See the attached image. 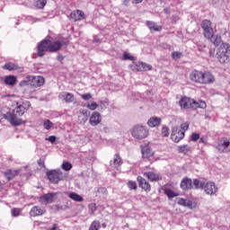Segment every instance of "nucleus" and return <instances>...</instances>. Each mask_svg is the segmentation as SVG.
<instances>
[{"instance_id":"nucleus-1","label":"nucleus","mask_w":230,"mask_h":230,"mask_svg":"<svg viewBox=\"0 0 230 230\" xmlns=\"http://www.w3.org/2000/svg\"><path fill=\"white\" fill-rule=\"evenodd\" d=\"M190 80L194 82V84L208 85V84H213L215 82V76L209 72L194 70L190 74Z\"/></svg>"},{"instance_id":"nucleus-2","label":"nucleus","mask_w":230,"mask_h":230,"mask_svg":"<svg viewBox=\"0 0 230 230\" xmlns=\"http://www.w3.org/2000/svg\"><path fill=\"white\" fill-rule=\"evenodd\" d=\"M61 48L62 43H60V41L51 42L49 40H43L38 45V56L44 57L46 51L53 53L60 50Z\"/></svg>"},{"instance_id":"nucleus-3","label":"nucleus","mask_w":230,"mask_h":230,"mask_svg":"<svg viewBox=\"0 0 230 230\" xmlns=\"http://www.w3.org/2000/svg\"><path fill=\"white\" fill-rule=\"evenodd\" d=\"M217 58L220 64H227L230 61V44L222 43L217 52Z\"/></svg>"},{"instance_id":"nucleus-4","label":"nucleus","mask_w":230,"mask_h":230,"mask_svg":"<svg viewBox=\"0 0 230 230\" xmlns=\"http://www.w3.org/2000/svg\"><path fill=\"white\" fill-rule=\"evenodd\" d=\"M130 132L135 139H146V137H148L150 131L146 126L137 124L130 129Z\"/></svg>"},{"instance_id":"nucleus-5","label":"nucleus","mask_w":230,"mask_h":230,"mask_svg":"<svg viewBox=\"0 0 230 230\" xmlns=\"http://www.w3.org/2000/svg\"><path fill=\"white\" fill-rule=\"evenodd\" d=\"M4 118L9 121L13 127H21V125L26 123V121L19 119V115L13 113V111H8L4 115Z\"/></svg>"},{"instance_id":"nucleus-6","label":"nucleus","mask_w":230,"mask_h":230,"mask_svg":"<svg viewBox=\"0 0 230 230\" xmlns=\"http://www.w3.org/2000/svg\"><path fill=\"white\" fill-rule=\"evenodd\" d=\"M47 177L50 182H53V184H58L60 180L64 177V174L61 170H54L47 172Z\"/></svg>"},{"instance_id":"nucleus-7","label":"nucleus","mask_w":230,"mask_h":230,"mask_svg":"<svg viewBox=\"0 0 230 230\" xmlns=\"http://www.w3.org/2000/svg\"><path fill=\"white\" fill-rule=\"evenodd\" d=\"M201 28L203 30V35L206 39L212 37L213 35V27H211V21L204 20L201 22Z\"/></svg>"},{"instance_id":"nucleus-8","label":"nucleus","mask_w":230,"mask_h":230,"mask_svg":"<svg viewBox=\"0 0 230 230\" xmlns=\"http://www.w3.org/2000/svg\"><path fill=\"white\" fill-rule=\"evenodd\" d=\"M203 190L207 195H217L218 192V187H217V184L213 181H208L207 183L204 184Z\"/></svg>"},{"instance_id":"nucleus-9","label":"nucleus","mask_w":230,"mask_h":230,"mask_svg":"<svg viewBox=\"0 0 230 230\" xmlns=\"http://www.w3.org/2000/svg\"><path fill=\"white\" fill-rule=\"evenodd\" d=\"M219 154H227L230 152V139L225 138L216 146Z\"/></svg>"},{"instance_id":"nucleus-10","label":"nucleus","mask_w":230,"mask_h":230,"mask_svg":"<svg viewBox=\"0 0 230 230\" xmlns=\"http://www.w3.org/2000/svg\"><path fill=\"white\" fill-rule=\"evenodd\" d=\"M194 100L189 97H181L179 101L181 109H193Z\"/></svg>"},{"instance_id":"nucleus-11","label":"nucleus","mask_w":230,"mask_h":230,"mask_svg":"<svg viewBox=\"0 0 230 230\" xmlns=\"http://www.w3.org/2000/svg\"><path fill=\"white\" fill-rule=\"evenodd\" d=\"M133 71H152V66L143 62H137L131 66Z\"/></svg>"},{"instance_id":"nucleus-12","label":"nucleus","mask_w":230,"mask_h":230,"mask_svg":"<svg viewBox=\"0 0 230 230\" xmlns=\"http://www.w3.org/2000/svg\"><path fill=\"white\" fill-rule=\"evenodd\" d=\"M56 197L57 193L55 192L44 194L43 196L40 197V202H42L43 204H53Z\"/></svg>"},{"instance_id":"nucleus-13","label":"nucleus","mask_w":230,"mask_h":230,"mask_svg":"<svg viewBox=\"0 0 230 230\" xmlns=\"http://www.w3.org/2000/svg\"><path fill=\"white\" fill-rule=\"evenodd\" d=\"M85 18V13L84 11L75 10L70 13V21L76 22L77 21H84Z\"/></svg>"},{"instance_id":"nucleus-14","label":"nucleus","mask_w":230,"mask_h":230,"mask_svg":"<svg viewBox=\"0 0 230 230\" xmlns=\"http://www.w3.org/2000/svg\"><path fill=\"white\" fill-rule=\"evenodd\" d=\"M89 123L92 127L100 125L102 123V115L98 111H93L90 117Z\"/></svg>"},{"instance_id":"nucleus-15","label":"nucleus","mask_w":230,"mask_h":230,"mask_svg":"<svg viewBox=\"0 0 230 230\" xmlns=\"http://www.w3.org/2000/svg\"><path fill=\"white\" fill-rule=\"evenodd\" d=\"M46 213V208L40 206H34L30 211L31 217H42Z\"/></svg>"},{"instance_id":"nucleus-16","label":"nucleus","mask_w":230,"mask_h":230,"mask_svg":"<svg viewBox=\"0 0 230 230\" xmlns=\"http://www.w3.org/2000/svg\"><path fill=\"white\" fill-rule=\"evenodd\" d=\"M58 98L60 100H65L66 103H73V102H75V95L67 92L60 93Z\"/></svg>"},{"instance_id":"nucleus-17","label":"nucleus","mask_w":230,"mask_h":230,"mask_svg":"<svg viewBox=\"0 0 230 230\" xmlns=\"http://www.w3.org/2000/svg\"><path fill=\"white\" fill-rule=\"evenodd\" d=\"M171 139L174 141V143H179L181 139H184V131L179 129V130H173L171 134Z\"/></svg>"},{"instance_id":"nucleus-18","label":"nucleus","mask_w":230,"mask_h":230,"mask_svg":"<svg viewBox=\"0 0 230 230\" xmlns=\"http://www.w3.org/2000/svg\"><path fill=\"white\" fill-rule=\"evenodd\" d=\"M31 85H33V87H40L42 85H44V77L40 76V75H37V76H32L31 79Z\"/></svg>"},{"instance_id":"nucleus-19","label":"nucleus","mask_w":230,"mask_h":230,"mask_svg":"<svg viewBox=\"0 0 230 230\" xmlns=\"http://www.w3.org/2000/svg\"><path fill=\"white\" fill-rule=\"evenodd\" d=\"M137 181L139 184V187L142 188V190H145V191H150V190H152L150 183H148L145 178L138 176Z\"/></svg>"},{"instance_id":"nucleus-20","label":"nucleus","mask_w":230,"mask_h":230,"mask_svg":"<svg viewBox=\"0 0 230 230\" xmlns=\"http://www.w3.org/2000/svg\"><path fill=\"white\" fill-rule=\"evenodd\" d=\"M181 188L184 191L186 190H191L193 188V181L190 178H184L181 182Z\"/></svg>"},{"instance_id":"nucleus-21","label":"nucleus","mask_w":230,"mask_h":230,"mask_svg":"<svg viewBox=\"0 0 230 230\" xmlns=\"http://www.w3.org/2000/svg\"><path fill=\"white\" fill-rule=\"evenodd\" d=\"M148 127H151V128H154L155 127H159L161 125V118L158 117H152L147 121Z\"/></svg>"},{"instance_id":"nucleus-22","label":"nucleus","mask_w":230,"mask_h":230,"mask_svg":"<svg viewBox=\"0 0 230 230\" xmlns=\"http://www.w3.org/2000/svg\"><path fill=\"white\" fill-rule=\"evenodd\" d=\"M144 175L146 177H147V179H149V181H151V182L161 181V175H159L158 173H155L154 172H145Z\"/></svg>"},{"instance_id":"nucleus-23","label":"nucleus","mask_w":230,"mask_h":230,"mask_svg":"<svg viewBox=\"0 0 230 230\" xmlns=\"http://www.w3.org/2000/svg\"><path fill=\"white\" fill-rule=\"evenodd\" d=\"M146 24L151 31H161V30H163L162 26L157 25L155 22L152 21H147Z\"/></svg>"},{"instance_id":"nucleus-24","label":"nucleus","mask_w":230,"mask_h":230,"mask_svg":"<svg viewBox=\"0 0 230 230\" xmlns=\"http://www.w3.org/2000/svg\"><path fill=\"white\" fill-rule=\"evenodd\" d=\"M152 155H154V152L148 146L142 147V156L145 159H148V158L152 157Z\"/></svg>"},{"instance_id":"nucleus-25","label":"nucleus","mask_w":230,"mask_h":230,"mask_svg":"<svg viewBox=\"0 0 230 230\" xmlns=\"http://www.w3.org/2000/svg\"><path fill=\"white\" fill-rule=\"evenodd\" d=\"M177 203L179 204V206H183L184 208H193V202L190 199L179 198Z\"/></svg>"},{"instance_id":"nucleus-26","label":"nucleus","mask_w":230,"mask_h":230,"mask_svg":"<svg viewBox=\"0 0 230 230\" xmlns=\"http://www.w3.org/2000/svg\"><path fill=\"white\" fill-rule=\"evenodd\" d=\"M26 111L28 110L24 107V105H19L14 108V110L13 111V113L21 117V116H24V113L26 112Z\"/></svg>"},{"instance_id":"nucleus-27","label":"nucleus","mask_w":230,"mask_h":230,"mask_svg":"<svg viewBox=\"0 0 230 230\" xmlns=\"http://www.w3.org/2000/svg\"><path fill=\"white\" fill-rule=\"evenodd\" d=\"M123 164V160L120 158L119 154H115L113 158V166L117 170L119 169V166Z\"/></svg>"},{"instance_id":"nucleus-28","label":"nucleus","mask_w":230,"mask_h":230,"mask_svg":"<svg viewBox=\"0 0 230 230\" xmlns=\"http://www.w3.org/2000/svg\"><path fill=\"white\" fill-rule=\"evenodd\" d=\"M17 175H19V171L7 170L4 172V176L7 181H12V179H13V177H17Z\"/></svg>"},{"instance_id":"nucleus-29","label":"nucleus","mask_w":230,"mask_h":230,"mask_svg":"<svg viewBox=\"0 0 230 230\" xmlns=\"http://www.w3.org/2000/svg\"><path fill=\"white\" fill-rule=\"evenodd\" d=\"M69 199L75 202H84V198L75 192H70L68 194Z\"/></svg>"},{"instance_id":"nucleus-30","label":"nucleus","mask_w":230,"mask_h":230,"mask_svg":"<svg viewBox=\"0 0 230 230\" xmlns=\"http://www.w3.org/2000/svg\"><path fill=\"white\" fill-rule=\"evenodd\" d=\"M210 40V42H212V44H214L215 46H220V44L222 43V37L217 35H213L210 38H207Z\"/></svg>"},{"instance_id":"nucleus-31","label":"nucleus","mask_w":230,"mask_h":230,"mask_svg":"<svg viewBox=\"0 0 230 230\" xmlns=\"http://www.w3.org/2000/svg\"><path fill=\"white\" fill-rule=\"evenodd\" d=\"M17 82V77L15 75H7L4 78L5 85H13Z\"/></svg>"},{"instance_id":"nucleus-32","label":"nucleus","mask_w":230,"mask_h":230,"mask_svg":"<svg viewBox=\"0 0 230 230\" xmlns=\"http://www.w3.org/2000/svg\"><path fill=\"white\" fill-rule=\"evenodd\" d=\"M19 68V66L17 65H15V63H6L4 66L3 69H5L6 71H15Z\"/></svg>"},{"instance_id":"nucleus-33","label":"nucleus","mask_w":230,"mask_h":230,"mask_svg":"<svg viewBox=\"0 0 230 230\" xmlns=\"http://www.w3.org/2000/svg\"><path fill=\"white\" fill-rule=\"evenodd\" d=\"M206 182L200 181L199 179H194L192 184L196 190H203Z\"/></svg>"},{"instance_id":"nucleus-34","label":"nucleus","mask_w":230,"mask_h":230,"mask_svg":"<svg viewBox=\"0 0 230 230\" xmlns=\"http://www.w3.org/2000/svg\"><path fill=\"white\" fill-rule=\"evenodd\" d=\"M80 113L83 114V116H84L81 120V123H83L84 125V123H87V119H88L91 112L87 110L82 109V110H80Z\"/></svg>"},{"instance_id":"nucleus-35","label":"nucleus","mask_w":230,"mask_h":230,"mask_svg":"<svg viewBox=\"0 0 230 230\" xmlns=\"http://www.w3.org/2000/svg\"><path fill=\"white\" fill-rule=\"evenodd\" d=\"M193 109H206V102L194 100Z\"/></svg>"},{"instance_id":"nucleus-36","label":"nucleus","mask_w":230,"mask_h":230,"mask_svg":"<svg viewBox=\"0 0 230 230\" xmlns=\"http://www.w3.org/2000/svg\"><path fill=\"white\" fill-rule=\"evenodd\" d=\"M179 154H188L190 152V148L188 146V145H182L178 146L177 148Z\"/></svg>"},{"instance_id":"nucleus-37","label":"nucleus","mask_w":230,"mask_h":230,"mask_svg":"<svg viewBox=\"0 0 230 230\" xmlns=\"http://www.w3.org/2000/svg\"><path fill=\"white\" fill-rule=\"evenodd\" d=\"M100 227H102V226L100 225V221L95 220L92 222L88 230H100Z\"/></svg>"},{"instance_id":"nucleus-38","label":"nucleus","mask_w":230,"mask_h":230,"mask_svg":"<svg viewBox=\"0 0 230 230\" xmlns=\"http://www.w3.org/2000/svg\"><path fill=\"white\" fill-rule=\"evenodd\" d=\"M171 57L172 60H179V58H182V54L181 52H179V51H172L171 54Z\"/></svg>"},{"instance_id":"nucleus-39","label":"nucleus","mask_w":230,"mask_h":230,"mask_svg":"<svg viewBox=\"0 0 230 230\" xmlns=\"http://www.w3.org/2000/svg\"><path fill=\"white\" fill-rule=\"evenodd\" d=\"M164 193L166 196H168L169 199H173V197H177V194L170 189H165Z\"/></svg>"},{"instance_id":"nucleus-40","label":"nucleus","mask_w":230,"mask_h":230,"mask_svg":"<svg viewBox=\"0 0 230 230\" xmlns=\"http://www.w3.org/2000/svg\"><path fill=\"white\" fill-rule=\"evenodd\" d=\"M46 3H48V1L46 0H38L36 2V6L37 8H40V10H42V8L46 6Z\"/></svg>"},{"instance_id":"nucleus-41","label":"nucleus","mask_w":230,"mask_h":230,"mask_svg":"<svg viewBox=\"0 0 230 230\" xmlns=\"http://www.w3.org/2000/svg\"><path fill=\"white\" fill-rule=\"evenodd\" d=\"M162 136L164 137H168V136H170V129L168 128V127L164 126L162 128Z\"/></svg>"},{"instance_id":"nucleus-42","label":"nucleus","mask_w":230,"mask_h":230,"mask_svg":"<svg viewBox=\"0 0 230 230\" xmlns=\"http://www.w3.org/2000/svg\"><path fill=\"white\" fill-rule=\"evenodd\" d=\"M98 195H107V189L105 187H100L97 189L96 196Z\"/></svg>"},{"instance_id":"nucleus-43","label":"nucleus","mask_w":230,"mask_h":230,"mask_svg":"<svg viewBox=\"0 0 230 230\" xmlns=\"http://www.w3.org/2000/svg\"><path fill=\"white\" fill-rule=\"evenodd\" d=\"M43 127L46 128V130H49V128L53 127V122H51L49 119H46L43 123Z\"/></svg>"},{"instance_id":"nucleus-44","label":"nucleus","mask_w":230,"mask_h":230,"mask_svg":"<svg viewBox=\"0 0 230 230\" xmlns=\"http://www.w3.org/2000/svg\"><path fill=\"white\" fill-rule=\"evenodd\" d=\"M87 109H89L90 111H96V109H98V103L93 102L92 103H88L86 105Z\"/></svg>"},{"instance_id":"nucleus-45","label":"nucleus","mask_w":230,"mask_h":230,"mask_svg":"<svg viewBox=\"0 0 230 230\" xmlns=\"http://www.w3.org/2000/svg\"><path fill=\"white\" fill-rule=\"evenodd\" d=\"M128 188L129 190H137V184L136 183V181H129L128 182Z\"/></svg>"},{"instance_id":"nucleus-46","label":"nucleus","mask_w":230,"mask_h":230,"mask_svg":"<svg viewBox=\"0 0 230 230\" xmlns=\"http://www.w3.org/2000/svg\"><path fill=\"white\" fill-rule=\"evenodd\" d=\"M62 168L65 170V172H69V170L73 168V165L69 162H66L62 164Z\"/></svg>"},{"instance_id":"nucleus-47","label":"nucleus","mask_w":230,"mask_h":230,"mask_svg":"<svg viewBox=\"0 0 230 230\" xmlns=\"http://www.w3.org/2000/svg\"><path fill=\"white\" fill-rule=\"evenodd\" d=\"M12 213V217H19V215H21V209L19 208H13L11 210Z\"/></svg>"},{"instance_id":"nucleus-48","label":"nucleus","mask_w":230,"mask_h":230,"mask_svg":"<svg viewBox=\"0 0 230 230\" xmlns=\"http://www.w3.org/2000/svg\"><path fill=\"white\" fill-rule=\"evenodd\" d=\"M82 99L84 100L85 102L91 100L93 98V95L91 93H84L81 95Z\"/></svg>"},{"instance_id":"nucleus-49","label":"nucleus","mask_w":230,"mask_h":230,"mask_svg":"<svg viewBox=\"0 0 230 230\" xmlns=\"http://www.w3.org/2000/svg\"><path fill=\"white\" fill-rule=\"evenodd\" d=\"M190 139L191 141H199V139H200V135L197 133H192V135L190 136Z\"/></svg>"},{"instance_id":"nucleus-50","label":"nucleus","mask_w":230,"mask_h":230,"mask_svg":"<svg viewBox=\"0 0 230 230\" xmlns=\"http://www.w3.org/2000/svg\"><path fill=\"white\" fill-rule=\"evenodd\" d=\"M123 60H134V57L130 56V54L125 52L123 54Z\"/></svg>"},{"instance_id":"nucleus-51","label":"nucleus","mask_w":230,"mask_h":230,"mask_svg":"<svg viewBox=\"0 0 230 230\" xmlns=\"http://www.w3.org/2000/svg\"><path fill=\"white\" fill-rule=\"evenodd\" d=\"M181 128L183 129V132H186V130H188V128H190V122H184L181 125Z\"/></svg>"},{"instance_id":"nucleus-52","label":"nucleus","mask_w":230,"mask_h":230,"mask_svg":"<svg viewBox=\"0 0 230 230\" xmlns=\"http://www.w3.org/2000/svg\"><path fill=\"white\" fill-rule=\"evenodd\" d=\"M46 141H49V143H55L57 141V137L56 136H50L47 138H45Z\"/></svg>"},{"instance_id":"nucleus-53","label":"nucleus","mask_w":230,"mask_h":230,"mask_svg":"<svg viewBox=\"0 0 230 230\" xmlns=\"http://www.w3.org/2000/svg\"><path fill=\"white\" fill-rule=\"evenodd\" d=\"M38 164L40 168H46V165L44 164V160H42V159L38 160Z\"/></svg>"},{"instance_id":"nucleus-54","label":"nucleus","mask_w":230,"mask_h":230,"mask_svg":"<svg viewBox=\"0 0 230 230\" xmlns=\"http://www.w3.org/2000/svg\"><path fill=\"white\" fill-rule=\"evenodd\" d=\"M122 4L124 6H128V4H130V0H124Z\"/></svg>"},{"instance_id":"nucleus-55","label":"nucleus","mask_w":230,"mask_h":230,"mask_svg":"<svg viewBox=\"0 0 230 230\" xmlns=\"http://www.w3.org/2000/svg\"><path fill=\"white\" fill-rule=\"evenodd\" d=\"M209 55H210V57H215V49H210Z\"/></svg>"},{"instance_id":"nucleus-56","label":"nucleus","mask_w":230,"mask_h":230,"mask_svg":"<svg viewBox=\"0 0 230 230\" xmlns=\"http://www.w3.org/2000/svg\"><path fill=\"white\" fill-rule=\"evenodd\" d=\"M220 0H210L212 4H217Z\"/></svg>"},{"instance_id":"nucleus-57","label":"nucleus","mask_w":230,"mask_h":230,"mask_svg":"<svg viewBox=\"0 0 230 230\" xmlns=\"http://www.w3.org/2000/svg\"><path fill=\"white\" fill-rule=\"evenodd\" d=\"M23 105H27L28 108L31 107V103H30V102H26Z\"/></svg>"},{"instance_id":"nucleus-58","label":"nucleus","mask_w":230,"mask_h":230,"mask_svg":"<svg viewBox=\"0 0 230 230\" xmlns=\"http://www.w3.org/2000/svg\"><path fill=\"white\" fill-rule=\"evenodd\" d=\"M57 59H58V60H64V57H62V56H58V57H57Z\"/></svg>"},{"instance_id":"nucleus-59","label":"nucleus","mask_w":230,"mask_h":230,"mask_svg":"<svg viewBox=\"0 0 230 230\" xmlns=\"http://www.w3.org/2000/svg\"><path fill=\"white\" fill-rule=\"evenodd\" d=\"M199 143H204V138H200Z\"/></svg>"},{"instance_id":"nucleus-60","label":"nucleus","mask_w":230,"mask_h":230,"mask_svg":"<svg viewBox=\"0 0 230 230\" xmlns=\"http://www.w3.org/2000/svg\"><path fill=\"white\" fill-rule=\"evenodd\" d=\"M136 1V3H142L143 2V0H135Z\"/></svg>"},{"instance_id":"nucleus-61","label":"nucleus","mask_w":230,"mask_h":230,"mask_svg":"<svg viewBox=\"0 0 230 230\" xmlns=\"http://www.w3.org/2000/svg\"><path fill=\"white\" fill-rule=\"evenodd\" d=\"M93 211H96V205H93Z\"/></svg>"}]
</instances>
